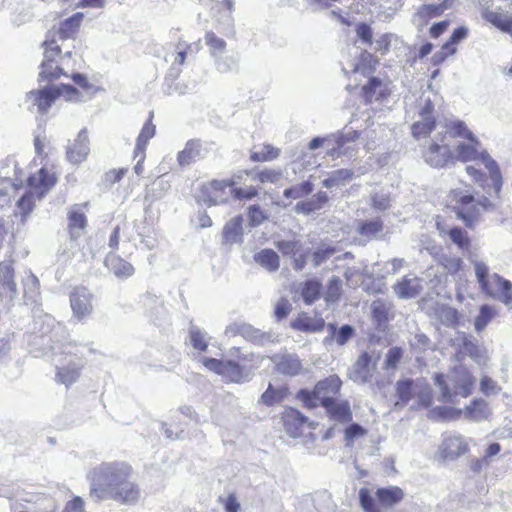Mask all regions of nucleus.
Wrapping results in <instances>:
<instances>
[{"mask_svg":"<svg viewBox=\"0 0 512 512\" xmlns=\"http://www.w3.org/2000/svg\"><path fill=\"white\" fill-rule=\"evenodd\" d=\"M132 468L120 462L102 463L88 474L90 496L96 501L109 500L125 477L131 476Z\"/></svg>","mask_w":512,"mask_h":512,"instance_id":"obj_1","label":"nucleus"},{"mask_svg":"<svg viewBox=\"0 0 512 512\" xmlns=\"http://www.w3.org/2000/svg\"><path fill=\"white\" fill-rule=\"evenodd\" d=\"M321 283L316 279L307 280L301 290V296L305 304L310 305L320 298Z\"/></svg>","mask_w":512,"mask_h":512,"instance_id":"obj_43","label":"nucleus"},{"mask_svg":"<svg viewBox=\"0 0 512 512\" xmlns=\"http://www.w3.org/2000/svg\"><path fill=\"white\" fill-rule=\"evenodd\" d=\"M495 315L496 311L492 306L488 304L482 305L474 322L475 330L477 332L483 331Z\"/></svg>","mask_w":512,"mask_h":512,"instance_id":"obj_48","label":"nucleus"},{"mask_svg":"<svg viewBox=\"0 0 512 512\" xmlns=\"http://www.w3.org/2000/svg\"><path fill=\"white\" fill-rule=\"evenodd\" d=\"M255 262L269 272L279 269L280 260L278 254L272 249H263L254 255Z\"/></svg>","mask_w":512,"mask_h":512,"instance_id":"obj_34","label":"nucleus"},{"mask_svg":"<svg viewBox=\"0 0 512 512\" xmlns=\"http://www.w3.org/2000/svg\"><path fill=\"white\" fill-rule=\"evenodd\" d=\"M237 182L234 178L225 180H213L208 185L203 187V192L207 194L204 201L209 205H219L226 203L230 196H233L235 190L234 185Z\"/></svg>","mask_w":512,"mask_h":512,"instance_id":"obj_15","label":"nucleus"},{"mask_svg":"<svg viewBox=\"0 0 512 512\" xmlns=\"http://www.w3.org/2000/svg\"><path fill=\"white\" fill-rule=\"evenodd\" d=\"M453 0H444L439 4H424L418 10L414 16V22L419 26H423L427 23L428 19L438 17L442 13L451 8Z\"/></svg>","mask_w":512,"mask_h":512,"instance_id":"obj_25","label":"nucleus"},{"mask_svg":"<svg viewBox=\"0 0 512 512\" xmlns=\"http://www.w3.org/2000/svg\"><path fill=\"white\" fill-rule=\"evenodd\" d=\"M86 351L92 352V349L86 345L72 342L63 345V354L70 356V360H74L76 363H83L82 358L85 357Z\"/></svg>","mask_w":512,"mask_h":512,"instance_id":"obj_50","label":"nucleus"},{"mask_svg":"<svg viewBox=\"0 0 512 512\" xmlns=\"http://www.w3.org/2000/svg\"><path fill=\"white\" fill-rule=\"evenodd\" d=\"M287 394V387L280 386L275 388L270 383L266 391L261 395V402L266 406H273L274 404L282 402L286 398Z\"/></svg>","mask_w":512,"mask_h":512,"instance_id":"obj_40","label":"nucleus"},{"mask_svg":"<svg viewBox=\"0 0 512 512\" xmlns=\"http://www.w3.org/2000/svg\"><path fill=\"white\" fill-rule=\"evenodd\" d=\"M370 362L371 356L367 352L362 353L358 357L357 361L355 362L349 373L350 379L359 384H364L368 382L370 378Z\"/></svg>","mask_w":512,"mask_h":512,"instance_id":"obj_32","label":"nucleus"},{"mask_svg":"<svg viewBox=\"0 0 512 512\" xmlns=\"http://www.w3.org/2000/svg\"><path fill=\"white\" fill-rule=\"evenodd\" d=\"M248 219L251 227H257L267 219V215L259 205L255 204L248 209Z\"/></svg>","mask_w":512,"mask_h":512,"instance_id":"obj_61","label":"nucleus"},{"mask_svg":"<svg viewBox=\"0 0 512 512\" xmlns=\"http://www.w3.org/2000/svg\"><path fill=\"white\" fill-rule=\"evenodd\" d=\"M457 341L459 342V346L462 353L472 358L479 356V347L477 345V341L473 336L461 333L458 336Z\"/></svg>","mask_w":512,"mask_h":512,"instance_id":"obj_49","label":"nucleus"},{"mask_svg":"<svg viewBox=\"0 0 512 512\" xmlns=\"http://www.w3.org/2000/svg\"><path fill=\"white\" fill-rule=\"evenodd\" d=\"M105 266L119 279L129 278L135 272L132 264L112 252L108 253L106 256Z\"/></svg>","mask_w":512,"mask_h":512,"instance_id":"obj_23","label":"nucleus"},{"mask_svg":"<svg viewBox=\"0 0 512 512\" xmlns=\"http://www.w3.org/2000/svg\"><path fill=\"white\" fill-rule=\"evenodd\" d=\"M275 371L283 376L296 377L304 373V365L299 356L287 351L276 353L270 357Z\"/></svg>","mask_w":512,"mask_h":512,"instance_id":"obj_14","label":"nucleus"},{"mask_svg":"<svg viewBox=\"0 0 512 512\" xmlns=\"http://www.w3.org/2000/svg\"><path fill=\"white\" fill-rule=\"evenodd\" d=\"M383 230V222L377 218L369 221H360L357 231L369 239L376 237Z\"/></svg>","mask_w":512,"mask_h":512,"instance_id":"obj_45","label":"nucleus"},{"mask_svg":"<svg viewBox=\"0 0 512 512\" xmlns=\"http://www.w3.org/2000/svg\"><path fill=\"white\" fill-rule=\"evenodd\" d=\"M328 335L323 339V344L330 347L333 343L338 346L345 345L355 334V328L349 324H344L340 328L335 323L327 324Z\"/></svg>","mask_w":512,"mask_h":512,"instance_id":"obj_21","label":"nucleus"},{"mask_svg":"<svg viewBox=\"0 0 512 512\" xmlns=\"http://www.w3.org/2000/svg\"><path fill=\"white\" fill-rule=\"evenodd\" d=\"M59 97H64L67 101H82L80 92L74 86L59 84L30 91L26 95V102L30 111L36 110L45 114Z\"/></svg>","mask_w":512,"mask_h":512,"instance_id":"obj_3","label":"nucleus"},{"mask_svg":"<svg viewBox=\"0 0 512 512\" xmlns=\"http://www.w3.org/2000/svg\"><path fill=\"white\" fill-rule=\"evenodd\" d=\"M329 417L340 423H349L352 420V411L348 401H337L335 398L322 405Z\"/></svg>","mask_w":512,"mask_h":512,"instance_id":"obj_24","label":"nucleus"},{"mask_svg":"<svg viewBox=\"0 0 512 512\" xmlns=\"http://www.w3.org/2000/svg\"><path fill=\"white\" fill-rule=\"evenodd\" d=\"M282 172L280 170L265 169L257 173L256 178L261 183H276L280 180Z\"/></svg>","mask_w":512,"mask_h":512,"instance_id":"obj_64","label":"nucleus"},{"mask_svg":"<svg viewBox=\"0 0 512 512\" xmlns=\"http://www.w3.org/2000/svg\"><path fill=\"white\" fill-rule=\"evenodd\" d=\"M435 128V118H421L412 125V134L416 139L424 137Z\"/></svg>","mask_w":512,"mask_h":512,"instance_id":"obj_54","label":"nucleus"},{"mask_svg":"<svg viewBox=\"0 0 512 512\" xmlns=\"http://www.w3.org/2000/svg\"><path fill=\"white\" fill-rule=\"evenodd\" d=\"M87 226V218L80 205H73L68 212V228L70 238L77 240Z\"/></svg>","mask_w":512,"mask_h":512,"instance_id":"obj_26","label":"nucleus"},{"mask_svg":"<svg viewBox=\"0 0 512 512\" xmlns=\"http://www.w3.org/2000/svg\"><path fill=\"white\" fill-rule=\"evenodd\" d=\"M280 154L278 148L273 147L270 144L264 145L261 151H253L250 155V159L253 162H266L276 159Z\"/></svg>","mask_w":512,"mask_h":512,"instance_id":"obj_53","label":"nucleus"},{"mask_svg":"<svg viewBox=\"0 0 512 512\" xmlns=\"http://www.w3.org/2000/svg\"><path fill=\"white\" fill-rule=\"evenodd\" d=\"M354 177V171L351 169H337L329 173L328 177L322 181L325 188L340 187L346 185Z\"/></svg>","mask_w":512,"mask_h":512,"instance_id":"obj_33","label":"nucleus"},{"mask_svg":"<svg viewBox=\"0 0 512 512\" xmlns=\"http://www.w3.org/2000/svg\"><path fill=\"white\" fill-rule=\"evenodd\" d=\"M341 296V280L337 276H332L329 280L325 300L330 303H335Z\"/></svg>","mask_w":512,"mask_h":512,"instance_id":"obj_57","label":"nucleus"},{"mask_svg":"<svg viewBox=\"0 0 512 512\" xmlns=\"http://www.w3.org/2000/svg\"><path fill=\"white\" fill-rule=\"evenodd\" d=\"M388 306L382 300L373 301L371 304V313L373 319L379 324H383L388 320Z\"/></svg>","mask_w":512,"mask_h":512,"instance_id":"obj_58","label":"nucleus"},{"mask_svg":"<svg viewBox=\"0 0 512 512\" xmlns=\"http://www.w3.org/2000/svg\"><path fill=\"white\" fill-rule=\"evenodd\" d=\"M25 173L18 167L17 161L8 157L0 163V181L4 185L0 188V199L3 203L9 201L8 189H17L23 186Z\"/></svg>","mask_w":512,"mask_h":512,"instance_id":"obj_9","label":"nucleus"},{"mask_svg":"<svg viewBox=\"0 0 512 512\" xmlns=\"http://www.w3.org/2000/svg\"><path fill=\"white\" fill-rule=\"evenodd\" d=\"M142 497V491L139 485L132 480V475L125 477L118 488L111 495L109 500H113L122 505H136Z\"/></svg>","mask_w":512,"mask_h":512,"instance_id":"obj_17","label":"nucleus"},{"mask_svg":"<svg viewBox=\"0 0 512 512\" xmlns=\"http://www.w3.org/2000/svg\"><path fill=\"white\" fill-rule=\"evenodd\" d=\"M478 144L471 142L470 143H460L457 146V157L463 162L473 161V160H481L486 169L489 171L490 179L493 185L494 193L498 197L500 195L503 179L500 168L497 162L491 158L486 150L482 152L478 151Z\"/></svg>","mask_w":512,"mask_h":512,"instance_id":"obj_6","label":"nucleus"},{"mask_svg":"<svg viewBox=\"0 0 512 512\" xmlns=\"http://www.w3.org/2000/svg\"><path fill=\"white\" fill-rule=\"evenodd\" d=\"M205 155L202 143L199 140H189L185 148L178 153L177 160L180 166H186Z\"/></svg>","mask_w":512,"mask_h":512,"instance_id":"obj_31","label":"nucleus"},{"mask_svg":"<svg viewBox=\"0 0 512 512\" xmlns=\"http://www.w3.org/2000/svg\"><path fill=\"white\" fill-rule=\"evenodd\" d=\"M415 397L417 398L418 407L428 408L432 404L433 396L431 387L422 379H419Z\"/></svg>","mask_w":512,"mask_h":512,"instance_id":"obj_51","label":"nucleus"},{"mask_svg":"<svg viewBox=\"0 0 512 512\" xmlns=\"http://www.w3.org/2000/svg\"><path fill=\"white\" fill-rule=\"evenodd\" d=\"M448 131L454 137L466 138L471 142L478 144L477 138L474 134L467 128L466 124L461 120H453L447 124Z\"/></svg>","mask_w":512,"mask_h":512,"instance_id":"obj_47","label":"nucleus"},{"mask_svg":"<svg viewBox=\"0 0 512 512\" xmlns=\"http://www.w3.org/2000/svg\"><path fill=\"white\" fill-rule=\"evenodd\" d=\"M292 328L302 332H320L327 324L322 318L299 317L291 323Z\"/></svg>","mask_w":512,"mask_h":512,"instance_id":"obj_36","label":"nucleus"},{"mask_svg":"<svg viewBox=\"0 0 512 512\" xmlns=\"http://www.w3.org/2000/svg\"><path fill=\"white\" fill-rule=\"evenodd\" d=\"M482 17L496 28L512 36V16L509 13L494 12L489 7L483 6Z\"/></svg>","mask_w":512,"mask_h":512,"instance_id":"obj_30","label":"nucleus"},{"mask_svg":"<svg viewBox=\"0 0 512 512\" xmlns=\"http://www.w3.org/2000/svg\"><path fill=\"white\" fill-rule=\"evenodd\" d=\"M82 367L83 363H76L74 360H69L67 364L57 367V381L64 384L67 388L70 387L79 378Z\"/></svg>","mask_w":512,"mask_h":512,"instance_id":"obj_29","label":"nucleus"},{"mask_svg":"<svg viewBox=\"0 0 512 512\" xmlns=\"http://www.w3.org/2000/svg\"><path fill=\"white\" fill-rule=\"evenodd\" d=\"M189 341L195 350L204 352L208 347V334L198 326L191 325L189 328Z\"/></svg>","mask_w":512,"mask_h":512,"instance_id":"obj_44","label":"nucleus"},{"mask_svg":"<svg viewBox=\"0 0 512 512\" xmlns=\"http://www.w3.org/2000/svg\"><path fill=\"white\" fill-rule=\"evenodd\" d=\"M89 151L87 130L84 128L78 133L73 144L67 147L66 157L72 164H80L86 160Z\"/></svg>","mask_w":512,"mask_h":512,"instance_id":"obj_19","label":"nucleus"},{"mask_svg":"<svg viewBox=\"0 0 512 512\" xmlns=\"http://www.w3.org/2000/svg\"><path fill=\"white\" fill-rule=\"evenodd\" d=\"M453 198L456 201L454 210L457 218L462 220L468 228H472L479 215V208L474 203V196L454 190Z\"/></svg>","mask_w":512,"mask_h":512,"instance_id":"obj_13","label":"nucleus"},{"mask_svg":"<svg viewBox=\"0 0 512 512\" xmlns=\"http://www.w3.org/2000/svg\"><path fill=\"white\" fill-rule=\"evenodd\" d=\"M39 280L36 276L30 275L24 282V296L32 302H36L39 294Z\"/></svg>","mask_w":512,"mask_h":512,"instance_id":"obj_59","label":"nucleus"},{"mask_svg":"<svg viewBox=\"0 0 512 512\" xmlns=\"http://www.w3.org/2000/svg\"><path fill=\"white\" fill-rule=\"evenodd\" d=\"M57 177L55 173L46 168H41L37 173L27 178L29 191L26 192L17 202L23 218L28 215L34 206V199H41L56 184Z\"/></svg>","mask_w":512,"mask_h":512,"instance_id":"obj_5","label":"nucleus"},{"mask_svg":"<svg viewBox=\"0 0 512 512\" xmlns=\"http://www.w3.org/2000/svg\"><path fill=\"white\" fill-rule=\"evenodd\" d=\"M434 380L441 389L440 400L449 403H454L458 396L468 397L474 383L472 375L464 367L456 368L447 376L446 380L443 374H435Z\"/></svg>","mask_w":512,"mask_h":512,"instance_id":"obj_4","label":"nucleus"},{"mask_svg":"<svg viewBox=\"0 0 512 512\" xmlns=\"http://www.w3.org/2000/svg\"><path fill=\"white\" fill-rule=\"evenodd\" d=\"M375 496L383 508H392L402 501L404 492L398 486H388L378 488Z\"/></svg>","mask_w":512,"mask_h":512,"instance_id":"obj_28","label":"nucleus"},{"mask_svg":"<svg viewBox=\"0 0 512 512\" xmlns=\"http://www.w3.org/2000/svg\"><path fill=\"white\" fill-rule=\"evenodd\" d=\"M243 217L238 215L230 219L223 228V237L228 243H236L242 237Z\"/></svg>","mask_w":512,"mask_h":512,"instance_id":"obj_37","label":"nucleus"},{"mask_svg":"<svg viewBox=\"0 0 512 512\" xmlns=\"http://www.w3.org/2000/svg\"><path fill=\"white\" fill-rule=\"evenodd\" d=\"M447 235L453 244H455L463 253L469 256V260H473L471 258V240L468 236V233L463 230L461 227H452L447 231Z\"/></svg>","mask_w":512,"mask_h":512,"instance_id":"obj_35","label":"nucleus"},{"mask_svg":"<svg viewBox=\"0 0 512 512\" xmlns=\"http://www.w3.org/2000/svg\"><path fill=\"white\" fill-rule=\"evenodd\" d=\"M423 157L430 166L442 168L452 160V152L447 144L432 142L424 151Z\"/></svg>","mask_w":512,"mask_h":512,"instance_id":"obj_18","label":"nucleus"},{"mask_svg":"<svg viewBox=\"0 0 512 512\" xmlns=\"http://www.w3.org/2000/svg\"><path fill=\"white\" fill-rule=\"evenodd\" d=\"M359 501L365 512H381L374 497L367 488H361L359 490Z\"/></svg>","mask_w":512,"mask_h":512,"instance_id":"obj_56","label":"nucleus"},{"mask_svg":"<svg viewBox=\"0 0 512 512\" xmlns=\"http://www.w3.org/2000/svg\"><path fill=\"white\" fill-rule=\"evenodd\" d=\"M69 300L73 317L78 321H83L90 317L93 312V294L86 287H75L70 293Z\"/></svg>","mask_w":512,"mask_h":512,"instance_id":"obj_12","label":"nucleus"},{"mask_svg":"<svg viewBox=\"0 0 512 512\" xmlns=\"http://www.w3.org/2000/svg\"><path fill=\"white\" fill-rule=\"evenodd\" d=\"M307 421L308 418L298 410H291L284 417V425L286 430L293 436L299 434L300 427Z\"/></svg>","mask_w":512,"mask_h":512,"instance_id":"obj_42","label":"nucleus"},{"mask_svg":"<svg viewBox=\"0 0 512 512\" xmlns=\"http://www.w3.org/2000/svg\"><path fill=\"white\" fill-rule=\"evenodd\" d=\"M393 288L395 294L401 299L415 298L422 291L421 279L405 276Z\"/></svg>","mask_w":512,"mask_h":512,"instance_id":"obj_27","label":"nucleus"},{"mask_svg":"<svg viewBox=\"0 0 512 512\" xmlns=\"http://www.w3.org/2000/svg\"><path fill=\"white\" fill-rule=\"evenodd\" d=\"M439 318L445 326L452 327L458 324L459 313L455 308L443 307L439 312Z\"/></svg>","mask_w":512,"mask_h":512,"instance_id":"obj_60","label":"nucleus"},{"mask_svg":"<svg viewBox=\"0 0 512 512\" xmlns=\"http://www.w3.org/2000/svg\"><path fill=\"white\" fill-rule=\"evenodd\" d=\"M419 379L413 380L411 378L400 379L395 384V392L397 401L395 402V408L402 409L408 405L412 400L418 389Z\"/></svg>","mask_w":512,"mask_h":512,"instance_id":"obj_20","label":"nucleus"},{"mask_svg":"<svg viewBox=\"0 0 512 512\" xmlns=\"http://www.w3.org/2000/svg\"><path fill=\"white\" fill-rule=\"evenodd\" d=\"M0 287L10 292L11 298L15 297L17 288L14 282V270L11 264L6 262H0Z\"/></svg>","mask_w":512,"mask_h":512,"instance_id":"obj_39","label":"nucleus"},{"mask_svg":"<svg viewBox=\"0 0 512 512\" xmlns=\"http://www.w3.org/2000/svg\"><path fill=\"white\" fill-rule=\"evenodd\" d=\"M482 293L512 309V282L497 273H490L483 261L471 260Z\"/></svg>","mask_w":512,"mask_h":512,"instance_id":"obj_2","label":"nucleus"},{"mask_svg":"<svg viewBox=\"0 0 512 512\" xmlns=\"http://www.w3.org/2000/svg\"><path fill=\"white\" fill-rule=\"evenodd\" d=\"M225 333L232 336L240 335L244 339L256 344H262L266 338L264 332L247 323H233L226 328Z\"/></svg>","mask_w":512,"mask_h":512,"instance_id":"obj_22","label":"nucleus"},{"mask_svg":"<svg viewBox=\"0 0 512 512\" xmlns=\"http://www.w3.org/2000/svg\"><path fill=\"white\" fill-rule=\"evenodd\" d=\"M314 185L310 181H303L283 191L285 198L300 199L313 192Z\"/></svg>","mask_w":512,"mask_h":512,"instance_id":"obj_46","label":"nucleus"},{"mask_svg":"<svg viewBox=\"0 0 512 512\" xmlns=\"http://www.w3.org/2000/svg\"><path fill=\"white\" fill-rule=\"evenodd\" d=\"M205 43L209 47L211 55L215 58L226 49V42L224 39L216 36L214 32H207L205 34Z\"/></svg>","mask_w":512,"mask_h":512,"instance_id":"obj_52","label":"nucleus"},{"mask_svg":"<svg viewBox=\"0 0 512 512\" xmlns=\"http://www.w3.org/2000/svg\"><path fill=\"white\" fill-rule=\"evenodd\" d=\"M231 357H235L234 360H224L221 376L228 382L232 383H244L251 379L252 372L245 363L250 361L249 356L242 354L239 348H232L229 351Z\"/></svg>","mask_w":512,"mask_h":512,"instance_id":"obj_8","label":"nucleus"},{"mask_svg":"<svg viewBox=\"0 0 512 512\" xmlns=\"http://www.w3.org/2000/svg\"><path fill=\"white\" fill-rule=\"evenodd\" d=\"M153 112L150 113L149 120L144 124L141 129V132L137 138L136 147H135V156L137 157L139 154H143L146 148L148 141L155 134V126L152 124Z\"/></svg>","mask_w":512,"mask_h":512,"instance_id":"obj_41","label":"nucleus"},{"mask_svg":"<svg viewBox=\"0 0 512 512\" xmlns=\"http://www.w3.org/2000/svg\"><path fill=\"white\" fill-rule=\"evenodd\" d=\"M335 253V249L333 247H320L318 248L312 256V261L314 266H320L322 263L327 261L333 254Z\"/></svg>","mask_w":512,"mask_h":512,"instance_id":"obj_63","label":"nucleus"},{"mask_svg":"<svg viewBox=\"0 0 512 512\" xmlns=\"http://www.w3.org/2000/svg\"><path fill=\"white\" fill-rule=\"evenodd\" d=\"M469 450L468 442L466 439L457 434H450L444 436L441 444L439 445L438 452L443 460H455L458 457L466 454Z\"/></svg>","mask_w":512,"mask_h":512,"instance_id":"obj_16","label":"nucleus"},{"mask_svg":"<svg viewBox=\"0 0 512 512\" xmlns=\"http://www.w3.org/2000/svg\"><path fill=\"white\" fill-rule=\"evenodd\" d=\"M215 65L218 71L221 73H226L228 71H232L237 67V60L232 56L223 57L221 55L214 58Z\"/></svg>","mask_w":512,"mask_h":512,"instance_id":"obj_62","label":"nucleus"},{"mask_svg":"<svg viewBox=\"0 0 512 512\" xmlns=\"http://www.w3.org/2000/svg\"><path fill=\"white\" fill-rule=\"evenodd\" d=\"M466 412L471 418L479 421L487 417L488 405L482 399L474 400L471 405L466 407Z\"/></svg>","mask_w":512,"mask_h":512,"instance_id":"obj_55","label":"nucleus"},{"mask_svg":"<svg viewBox=\"0 0 512 512\" xmlns=\"http://www.w3.org/2000/svg\"><path fill=\"white\" fill-rule=\"evenodd\" d=\"M342 382L337 375H331L319 381L313 391L301 389L297 393V399L306 407L314 408L322 406L335 398L340 391Z\"/></svg>","mask_w":512,"mask_h":512,"instance_id":"obj_7","label":"nucleus"},{"mask_svg":"<svg viewBox=\"0 0 512 512\" xmlns=\"http://www.w3.org/2000/svg\"><path fill=\"white\" fill-rule=\"evenodd\" d=\"M359 138L357 131H349L347 133L338 132L326 136L327 156L331 158H338L340 156H352L355 141Z\"/></svg>","mask_w":512,"mask_h":512,"instance_id":"obj_11","label":"nucleus"},{"mask_svg":"<svg viewBox=\"0 0 512 512\" xmlns=\"http://www.w3.org/2000/svg\"><path fill=\"white\" fill-rule=\"evenodd\" d=\"M83 17H84L83 13L77 12L74 15H72L71 17L62 21L60 23L59 30H58L59 37L61 39H68V38L73 37L74 34L77 32V30L82 22Z\"/></svg>","mask_w":512,"mask_h":512,"instance_id":"obj_38","label":"nucleus"},{"mask_svg":"<svg viewBox=\"0 0 512 512\" xmlns=\"http://www.w3.org/2000/svg\"><path fill=\"white\" fill-rule=\"evenodd\" d=\"M44 57L40 65L39 80H53L63 74L62 68L58 65V59H61V48L55 39H49V36L43 43Z\"/></svg>","mask_w":512,"mask_h":512,"instance_id":"obj_10","label":"nucleus"}]
</instances>
